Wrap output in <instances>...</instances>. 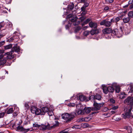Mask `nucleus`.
Returning <instances> with one entry per match:
<instances>
[{
    "mask_svg": "<svg viewBox=\"0 0 133 133\" xmlns=\"http://www.w3.org/2000/svg\"><path fill=\"white\" fill-rule=\"evenodd\" d=\"M74 12H75L74 15H73V14H69L67 16V17L72 22L71 24H73L74 26H76L79 24L80 22L78 20V18L76 16V11H75Z\"/></svg>",
    "mask_w": 133,
    "mask_h": 133,
    "instance_id": "obj_1",
    "label": "nucleus"
},
{
    "mask_svg": "<svg viewBox=\"0 0 133 133\" xmlns=\"http://www.w3.org/2000/svg\"><path fill=\"white\" fill-rule=\"evenodd\" d=\"M76 115L75 112H72L69 114L67 112L65 113L62 115V118L66 121V122H70L73 120Z\"/></svg>",
    "mask_w": 133,
    "mask_h": 133,
    "instance_id": "obj_2",
    "label": "nucleus"
},
{
    "mask_svg": "<svg viewBox=\"0 0 133 133\" xmlns=\"http://www.w3.org/2000/svg\"><path fill=\"white\" fill-rule=\"evenodd\" d=\"M16 52L18 53V54L21 53L22 52H20V47L19 46H17V45L13 47L11 49V51L10 52H7L5 54L8 55L6 56V58L7 59H11L13 58L14 56L12 55V53L14 52Z\"/></svg>",
    "mask_w": 133,
    "mask_h": 133,
    "instance_id": "obj_3",
    "label": "nucleus"
},
{
    "mask_svg": "<svg viewBox=\"0 0 133 133\" xmlns=\"http://www.w3.org/2000/svg\"><path fill=\"white\" fill-rule=\"evenodd\" d=\"M55 124H54L52 126L51 125H50L49 123L46 125L44 124L42 125L41 126V129L43 130H45L47 129H49L50 128H52L53 127H55L57 126L59 124L58 122L57 121H55Z\"/></svg>",
    "mask_w": 133,
    "mask_h": 133,
    "instance_id": "obj_4",
    "label": "nucleus"
},
{
    "mask_svg": "<svg viewBox=\"0 0 133 133\" xmlns=\"http://www.w3.org/2000/svg\"><path fill=\"white\" fill-rule=\"evenodd\" d=\"M120 32H119L118 30L115 29L111 31V35L115 37L116 36V37H119L121 35V34L122 33V28L121 27L120 28Z\"/></svg>",
    "mask_w": 133,
    "mask_h": 133,
    "instance_id": "obj_5",
    "label": "nucleus"
},
{
    "mask_svg": "<svg viewBox=\"0 0 133 133\" xmlns=\"http://www.w3.org/2000/svg\"><path fill=\"white\" fill-rule=\"evenodd\" d=\"M94 107L92 108V110L97 111L100 109L104 105L103 103H98L95 101L94 104Z\"/></svg>",
    "mask_w": 133,
    "mask_h": 133,
    "instance_id": "obj_6",
    "label": "nucleus"
},
{
    "mask_svg": "<svg viewBox=\"0 0 133 133\" xmlns=\"http://www.w3.org/2000/svg\"><path fill=\"white\" fill-rule=\"evenodd\" d=\"M124 103L129 105L130 106H132L133 105V97L129 96L124 101Z\"/></svg>",
    "mask_w": 133,
    "mask_h": 133,
    "instance_id": "obj_7",
    "label": "nucleus"
},
{
    "mask_svg": "<svg viewBox=\"0 0 133 133\" xmlns=\"http://www.w3.org/2000/svg\"><path fill=\"white\" fill-rule=\"evenodd\" d=\"M100 24L101 25H104L106 27H109L112 25V23L110 21H108L106 19H105L100 22Z\"/></svg>",
    "mask_w": 133,
    "mask_h": 133,
    "instance_id": "obj_8",
    "label": "nucleus"
},
{
    "mask_svg": "<svg viewBox=\"0 0 133 133\" xmlns=\"http://www.w3.org/2000/svg\"><path fill=\"white\" fill-rule=\"evenodd\" d=\"M16 129L18 131H24L25 132L28 131L30 130V129H25L21 125L18 126L16 127Z\"/></svg>",
    "mask_w": 133,
    "mask_h": 133,
    "instance_id": "obj_9",
    "label": "nucleus"
},
{
    "mask_svg": "<svg viewBox=\"0 0 133 133\" xmlns=\"http://www.w3.org/2000/svg\"><path fill=\"white\" fill-rule=\"evenodd\" d=\"M89 26L94 29H96L97 27V23L96 22H93L91 21L89 23Z\"/></svg>",
    "mask_w": 133,
    "mask_h": 133,
    "instance_id": "obj_10",
    "label": "nucleus"
},
{
    "mask_svg": "<svg viewBox=\"0 0 133 133\" xmlns=\"http://www.w3.org/2000/svg\"><path fill=\"white\" fill-rule=\"evenodd\" d=\"M111 29L110 28H106L103 29V32L104 34H109L111 33Z\"/></svg>",
    "mask_w": 133,
    "mask_h": 133,
    "instance_id": "obj_11",
    "label": "nucleus"
},
{
    "mask_svg": "<svg viewBox=\"0 0 133 133\" xmlns=\"http://www.w3.org/2000/svg\"><path fill=\"white\" fill-rule=\"evenodd\" d=\"M131 116V114L129 112H126L125 114H122V117L124 118L125 119L126 118H129Z\"/></svg>",
    "mask_w": 133,
    "mask_h": 133,
    "instance_id": "obj_12",
    "label": "nucleus"
},
{
    "mask_svg": "<svg viewBox=\"0 0 133 133\" xmlns=\"http://www.w3.org/2000/svg\"><path fill=\"white\" fill-rule=\"evenodd\" d=\"M83 110L84 112V114L85 113L86 114H88L92 110V109L90 107H85L84 109Z\"/></svg>",
    "mask_w": 133,
    "mask_h": 133,
    "instance_id": "obj_13",
    "label": "nucleus"
},
{
    "mask_svg": "<svg viewBox=\"0 0 133 133\" xmlns=\"http://www.w3.org/2000/svg\"><path fill=\"white\" fill-rule=\"evenodd\" d=\"M19 39V36L18 35H15L11 38V39L14 41V42H17Z\"/></svg>",
    "mask_w": 133,
    "mask_h": 133,
    "instance_id": "obj_14",
    "label": "nucleus"
},
{
    "mask_svg": "<svg viewBox=\"0 0 133 133\" xmlns=\"http://www.w3.org/2000/svg\"><path fill=\"white\" fill-rule=\"evenodd\" d=\"M124 129L127 130L129 133H131L132 129V127L130 126H125L124 127Z\"/></svg>",
    "mask_w": 133,
    "mask_h": 133,
    "instance_id": "obj_15",
    "label": "nucleus"
},
{
    "mask_svg": "<svg viewBox=\"0 0 133 133\" xmlns=\"http://www.w3.org/2000/svg\"><path fill=\"white\" fill-rule=\"evenodd\" d=\"M36 115H42L44 114L42 112L41 110L40 109L37 108V110H36V112L35 113Z\"/></svg>",
    "mask_w": 133,
    "mask_h": 133,
    "instance_id": "obj_16",
    "label": "nucleus"
},
{
    "mask_svg": "<svg viewBox=\"0 0 133 133\" xmlns=\"http://www.w3.org/2000/svg\"><path fill=\"white\" fill-rule=\"evenodd\" d=\"M74 4L73 3H70L67 7L68 9L69 10H71L74 7Z\"/></svg>",
    "mask_w": 133,
    "mask_h": 133,
    "instance_id": "obj_17",
    "label": "nucleus"
},
{
    "mask_svg": "<svg viewBox=\"0 0 133 133\" xmlns=\"http://www.w3.org/2000/svg\"><path fill=\"white\" fill-rule=\"evenodd\" d=\"M37 108V107L35 106L31 107L30 108L31 112L33 114H35Z\"/></svg>",
    "mask_w": 133,
    "mask_h": 133,
    "instance_id": "obj_18",
    "label": "nucleus"
},
{
    "mask_svg": "<svg viewBox=\"0 0 133 133\" xmlns=\"http://www.w3.org/2000/svg\"><path fill=\"white\" fill-rule=\"evenodd\" d=\"M129 85V87L127 89V91H129L128 93H131L133 91V86L131 85Z\"/></svg>",
    "mask_w": 133,
    "mask_h": 133,
    "instance_id": "obj_19",
    "label": "nucleus"
},
{
    "mask_svg": "<svg viewBox=\"0 0 133 133\" xmlns=\"http://www.w3.org/2000/svg\"><path fill=\"white\" fill-rule=\"evenodd\" d=\"M41 111L43 113L47 112L49 111V109L47 107H46L42 108Z\"/></svg>",
    "mask_w": 133,
    "mask_h": 133,
    "instance_id": "obj_20",
    "label": "nucleus"
},
{
    "mask_svg": "<svg viewBox=\"0 0 133 133\" xmlns=\"http://www.w3.org/2000/svg\"><path fill=\"white\" fill-rule=\"evenodd\" d=\"M103 92L105 94H107L109 92L108 89V87L105 86L104 87H103Z\"/></svg>",
    "mask_w": 133,
    "mask_h": 133,
    "instance_id": "obj_21",
    "label": "nucleus"
},
{
    "mask_svg": "<svg viewBox=\"0 0 133 133\" xmlns=\"http://www.w3.org/2000/svg\"><path fill=\"white\" fill-rule=\"evenodd\" d=\"M94 99L99 100L101 99V96L99 94H96V95L94 96Z\"/></svg>",
    "mask_w": 133,
    "mask_h": 133,
    "instance_id": "obj_22",
    "label": "nucleus"
},
{
    "mask_svg": "<svg viewBox=\"0 0 133 133\" xmlns=\"http://www.w3.org/2000/svg\"><path fill=\"white\" fill-rule=\"evenodd\" d=\"M108 91L109 92H112L114 91L113 88L112 86H109L108 87Z\"/></svg>",
    "mask_w": 133,
    "mask_h": 133,
    "instance_id": "obj_23",
    "label": "nucleus"
},
{
    "mask_svg": "<svg viewBox=\"0 0 133 133\" xmlns=\"http://www.w3.org/2000/svg\"><path fill=\"white\" fill-rule=\"evenodd\" d=\"M130 19L129 17H127L124 18L123 19V22L125 23L128 22L130 20Z\"/></svg>",
    "mask_w": 133,
    "mask_h": 133,
    "instance_id": "obj_24",
    "label": "nucleus"
},
{
    "mask_svg": "<svg viewBox=\"0 0 133 133\" xmlns=\"http://www.w3.org/2000/svg\"><path fill=\"white\" fill-rule=\"evenodd\" d=\"M78 115H83L84 114V112L83 110L79 109L77 112Z\"/></svg>",
    "mask_w": 133,
    "mask_h": 133,
    "instance_id": "obj_25",
    "label": "nucleus"
},
{
    "mask_svg": "<svg viewBox=\"0 0 133 133\" xmlns=\"http://www.w3.org/2000/svg\"><path fill=\"white\" fill-rule=\"evenodd\" d=\"M6 60L4 58L3 59H1L0 60V65H3L6 62Z\"/></svg>",
    "mask_w": 133,
    "mask_h": 133,
    "instance_id": "obj_26",
    "label": "nucleus"
},
{
    "mask_svg": "<svg viewBox=\"0 0 133 133\" xmlns=\"http://www.w3.org/2000/svg\"><path fill=\"white\" fill-rule=\"evenodd\" d=\"M89 118L88 117H86L84 118H81V122H87L89 121V120L88 119Z\"/></svg>",
    "mask_w": 133,
    "mask_h": 133,
    "instance_id": "obj_27",
    "label": "nucleus"
},
{
    "mask_svg": "<svg viewBox=\"0 0 133 133\" xmlns=\"http://www.w3.org/2000/svg\"><path fill=\"white\" fill-rule=\"evenodd\" d=\"M79 98L81 101H83L85 99V97L83 95H81L79 96Z\"/></svg>",
    "mask_w": 133,
    "mask_h": 133,
    "instance_id": "obj_28",
    "label": "nucleus"
},
{
    "mask_svg": "<svg viewBox=\"0 0 133 133\" xmlns=\"http://www.w3.org/2000/svg\"><path fill=\"white\" fill-rule=\"evenodd\" d=\"M128 16L130 18H133V11H130L128 12Z\"/></svg>",
    "mask_w": 133,
    "mask_h": 133,
    "instance_id": "obj_29",
    "label": "nucleus"
},
{
    "mask_svg": "<svg viewBox=\"0 0 133 133\" xmlns=\"http://www.w3.org/2000/svg\"><path fill=\"white\" fill-rule=\"evenodd\" d=\"M22 121H21V120H20L19 121H17L15 122V124L16 126L20 125L22 124Z\"/></svg>",
    "mask_w": 133,
    "mask_h": 133,
    "instance_id": "obj_30",
    "label": "nucleus"
},
{
    "mask_svg": "<svg viewBox=\"0 0 133 133\" xmlns=\"http://www.w3.org/2000/svg\"><path fill=\"white\" fill-rule=\"evenodd\" d=\"M116 92L117 93H119L120 90V88L118 86H116L115 88Z\"/></svg>",
    "mask_w": 133,
    "mask_h": 133,
    "instance_id": "obj_31",
    "label": "nucleus"
},
{
    "mask_svg": "<svg viewBox=\"0 0 133 133\" xmlns=\"http://www.w3.org/2000/svg\"><path fill=\"white\" fill-rule=\"evenodd\" d=\"M125 94L124 92L122 93L120 95L119 97L121 99H124L125 98Z\"/></svg>",
    "mask_w": 133,
    "mask_h": 133,
    "instance_id": "obj_32",
    "label": "nucleus"
},
{
    "mask_svg": "<svg viewBox=\"0 0 133 133\" xmlns=\"http://www.w3.org/2000/svg\"><path fill=\"white\" fill-rule=\"evenodd\" d=\"M14 111L13 109V108H9L8 111H7V114H11Z\"/></svg>",
    "mask_w": 133,
    "mask_h": 133,
    "instance_id": "obj_33",
    "label": "nucleus"
},
{
    "mask_svg": "<svg viewBox=\"0 0 133 133\" xmlns=\"http://www.w3.org/2000/svg\"><path fill=\"white\" fill-rule=\"evenodd\" d=\"M4 52L3 50H0V59L2 58L3 56L4 55L3 54Z\"/></svg>",
    "mask_w": 133,
    "mask_h": 133,
    "instance_id": "obj_34",
    "label": "nucleus"
},
{
    "mask_svg": "<svg viewBox=\"0 0 133 133\" xmlns=\"http://www.w3.org/2000/svg\"><path fill=\"white\" fill-rule=\"evenodd\" d=\"M73 129H80L81 128V126L79 125H75L72 127Z\"/></svg>",
    "mask_w": 133,
    "mask_h": 133,
    "instance_id": "obj_35",
    "label": "nucleus"
},
{
    "mask_svg": "<svg viewBox=\"0 0 133 133\" xmlns=\"http://www.w3.org/2000/svg\"><path fill=\"white\" fill-rule=\"evenodd\" d=\"M12 44H9L5 46V49H8L12 48Z\"/></svg>",
    "mask_w": 133,
    "mask_h": 133,
    "instance_id": "obj_36",
    "label": "nucleus"
},
{
    "mask_svg": "<svg viewBox=\"0 0 133 133\" xmlns=\"http://www.w3.org/2000/svg\"><path fill=\"white\" fill-rule=\"evenodd\" d=\"M94 29V30H91L90 32V33L91 35H94L96 34V29Z\"/></svg>",
    "mask_w": 133,
    "mask_h": 133,
    "instance_id": "obj_37",
    "label": "nucleus"
},
{
    "mask_svg": "<svg viewBox=\"0 0 133 133\" xmlns=\"http://www.w3.org/2000/svg\"><path fill=\"white\" fill-rule=\"evenodd\" d=\"M90 33V32L88 31H86L84 32V36H87Z\"/></svg>",
    "mask_w": 133,
    "mask_h": 133,
    "instance_id": "obj_38",
    "label": "nucleus"
},
{
    "mask_svg": "<svg viewBox=\"0 0 133 133\" xmlns=\"http://www.w3.org/2000/svg\"><path fill=\"white\" fill-rule=\"evenodd\" d=\"M24 106L27 109L29 108V106L28 103H25L24 104Z\"/></svg>",
    "mask_w": 133,
    "mask_h": 133,
    "instance_id": "obj_39",
    "label": "nucleus"
},
{
    "mask_svg": "<svg viewBox=\"0 0 133 133\" xmlns=\"http://www.w3.org/2000/svg\"><path fill=\"white\" fill-rule=\"evenodd\" d=\"M33 126L34 127H41L40 125H38L36 123L33 124Z\"/></svg>",
    "mask_w": 133,
    "mask_h": 133,
    "instance_id": "obj_40",
    "label": "nucleus"
},
{
    "mask_svg": "<svg viewBox=\"0 0 133 133\" xmlns=\"http://www.w3.org/2000/svg\"><path fill=\"white\" fill-rule=\"evenodd\" d=\"M114 0H105V2L107 3H112L113 1Z\"/></svg>",
    "mask_w": 133,
    "mask_h": 133,
    "instance_id": "obj_41",
    "label": "nucleus"
},
{
    "mask_svg": "<svg viewBox=\"0 0 133 133\" xmlns=\"http://www.w3.org/2000/svg\"><path fill=\"white\" fill-rule=\"evenodd\" d=\"M109 101L112 104H114L115 103V100L112 98L110 99Z\"/></svg>",
    "mask_w": 133,
    "mask_h": 133,
    "instance_id": "obj_42",
    "label": "nucleus"
},
{
    "mask_svg": "<svg viewBox=\"0 0 133 133\" xmlns=\"http://www.w3.org/2000/svg\"><path fill=\"white\" fill-rule=\"evenodd\" d=\"M118 108V106H114L112 107L111 109L113 110H115L117 109Z\"/></svg>",
    "mask_w": 133,
    "mask_h": 133,
    "instance_id": "obj_43",
    "label": "nucleus"
},
{
    "mask_svg": "<svg viewBox=\"0 0 133 133\" xmlns=\"http://www.w3.org/2000/svg\"><path fill=\"white\" fill-rule=\"evenodd\" d=\"M90 19H89L88 18L85 21H84V23L85 24H87L89 22H90Z\"/></svg>",
    "mask_w": 133,
    "mask_h": 133,
    "instance_id": "obj_44",
    "label": "nucleus"
},
{
    "mask_svg": "<svg viewBox=\"0 0 133 133\" xmlns=\"http://www.w3.org/2000/svg\"><path fill=\"white\" fill-rule=\"evenodd\" d=\"M115 19L116 22V23H117L120 20V18L119 17H116Z\"/></svg>",
    "mask_w": 133,
    "mask_h": 133,
    "instance_id": "obj_45",
    "label": "nucleus"
},
{
    "mask_svg": "<svg viewBox=\"0 0 133 133\" xmlns=\"http://www.w3.org/2000/svg\"><path fill=\"white\" fill-rule=\"evenodd\" d=\"M5 114V113L4 112H2L0 113V118H2L3 117Z\"/></svg>",
    "mask_w": 133,
    "mask_h": 133,
    "instance_id": "obj_46",
    "label": "nucleus"
},
{
    "mask_svg": "<svg viewBox=\"0 0 133 133\" xmlns=\"http://www.w3.org/2000/svg\"><path fill=\"white\" fill-rule=\"evenodd\" d=\"M81 28L79 26L77 27L75 29V31L76 32H77L79 31V30H80L81 29Z\"/></svg>",
    "mask_w": 133,
    "mask_h": 133,
    "instance_id": "obj_47",
    "label": "nucleus"
},
{
    "mask_svg": "<svg viewBox=\"0 0 133 133\" xmlns=\"http://www.w3.org/2000/svg\"><path fill=\"white\" fill-rule=\"evenodd\" d=\"M68 132L66 131L65 130H64L63 131H62L58 133H68Z\"/></svg>",
    "mask_w": 133,
    "mask_h": 133,
    "instance_id": "obj_48",
    "label": "nucleus"
},
{
    "mask_svg": "<svg viewBox=\"0 0 133 133\" xmlns=\"http://www.w3.org/2000/svg\"><path fill=\"white\" fill-rule=\"evenodd\" d=\"M5 42L4 41H3L1 42H0V47L2 46L5 43Z\"/></svg>",
    "mask_w": 133,
    "mask_h": 133,
    "instance_id": "obj_49",
    "label": "nucleus"
},
{
    "mask_svg": "<svg viewBox=\"0 0 133 133\" xmlns=\"http://www.w3.org/2000/svg\"><path fill=\"white\" fill-rule=\"evenodd\" d=\"M70 26V24H68L66 25L65 27L66 29H68L69 27Z\"/></svg>",
    "mask_w": 133,
    "mask_h": 133,
    "instance_id": "obj_50",
    "label": "nucleus"
},
{
    "mask_svg": "<svg viewBox=\"0 0 133 133\" xmlns=\"http://www.w3.org/2000/svg\"><path fill=\"white\" fill-rule=\"evenodd\" d=\"M75 105V104L74 103H70L69 104V106L70 107H73Z\"/></svg>",
    "mask_w": 133,
    "mask_h": 133,
    "instance_id": "obj_51",
    "label": "nucleus"
},
{
    "mask_svg": "<svg viewBox=\"0 0 133 133\" xmlns=\"http://www.w3.org/2000/svg\"><path fill=\"white\" fill-rule=\"evenodd\" d=\"M87 125H88V124L86 123L82 124V126L84 128L87 127Z\"/></svg>",
    "mask_w": 133,
    "mask_h": 133,
    "instance_id": "obj_52",
    "label": "nucleus"
},
{
    "mask_svg": "<svg viewBox=\"0 0 133 133\" xmlns=\"http://www.w3.org/2000/svg\"><path fill=\"white\" fill-rule=\"evenodd\" d=\"M85 2L84 3V6L86 8H87V7L89 5V3H85Z\"/></svg>",
    "mask_w": 133,
    "mask_h": 133,
    "instance_id": "obj_53",
    "label": "nucleus"
},
{
    "mask_svg": "<svg viewBox=\"0 0 133 133\" xmlns=\"http://www.w3.org/2000/svg\"><path fill=\"white\" fill-rule=\"evenodd\" d=\"M108 108L107 107H105L104 108H103V111L104 112L106 111H108Z\"/></svg>",
    "mask_w": 133,
    "mask_h": 133,
    "instance_id": "obj_54",
    "label": "nucleus"
},
{
    "mask_svg": "<svg viewBox=\"0 0 133 133\" xmlns=\"http://www.w3.org/2000/svg\"><path fill=\"white\" fill-rule=\"evenodd\" d=\"M86 0H78L79 3H84L85 2Z\"/></svg>",
    "mask_w": 133,
    "mask_h": 133,
    "instance_id": "obj_55",
    "label": "nucleus"
},
{
    "mask_svg": "<svg viewBox=\"0 0 133 133\" xmlns=\"http://www.w3.org/2000/svg\"><path fill=\"white\" fill-rule=\"evenodd\" d=\"M4 26V24L3 23H1L0 24V30L1 29V28L3 27Z\"/></svg>",
    "mask_w": 133,
    "mask_h": 133,
    "instance_id": "obj_56",
    "label": "nucleus"
},
{
    "mask_svg": "<svg viewBox=\"0 0 133 133\" xmlns=\"http://www.w3.org/2000/svg\"><path fill=\"white\" fill-rule=\"evenodd\" d=\"M110 22H111V23L112 24V23L116 22L115 19L114 18L112 19H111Z\"/></svg>",
    "mask_w": 133,
    "mask_h": 133,
    "instance_id": "obj_57",
    "label": "nucleus"
},
{
    "mask_svg": "<svg viewBox=\"0 0 133 133\" xmlns=\"http://www.w3.org/2000/svg\"><path fill=\"white\" fill-rule=\"evenodd\" d=\"M109 8L107 6H105L104 8V10H106V11L108 10H109Z\"/></svg>",
    "mask_w": 133,
    "mask_h": 133,
    "instance_id": "obj_58",
    "label": "nucleus"
},
{
    "mask_svg": "<svg viewBox=\"0 0 133 133\" xmlns=\"http://www.w3.org/2000/svg\"><path fill=\"white\" fill-rule=\"evenodd\" d=\"M82 14L83 15H85L86 13V11L85 10L82 11Z\"/></svg>",
    "mask_w": 133,
    "mask_h": 133,
    "instance_id": "obj_59",
    "label": "nucleus"
},
{
    "mask_svg": "<svg viewBox=\"0 0 133 133\" xmlns=\"http://www.w3.org/2000/svg\"><path fill=\"white\" fill-rule=\"evenodd\" d=\"M86 7L84 6H83L81 8V10L82 11H84V10H85V9L86 8Z\"/></svg>",
    "mask_w": 133,
    "mask_h": 133,
    "instance_id": "obj_60",
    "label": "nucleus"
},
{
    "mask_svg": "<svg viewBox=\"0 0 133 133\" xmlns=\"http://www.w3.org/2000/svg\"><path fill=\"white\" fill-rule=\"evenodd\" d=\"M129 9H133V3L131 4L129 6Z\"/></svg>",
    "mask_w": 133,
    "mask_h": 133,
    "instance_id": "obj_61",
    "label": "nucleus"
},
{
    "mask_svg": "<svg viewBox=\"0 0 133 133\" xmlns=\"http://www.w3.org/2000/svg\"><path fill=\"white\" fill-rule=\"evenodd\" d=\"M130 108L129 109V111L127 112H129L131 114V111L132 109V106H130Z\"/></svg>",
    "mask_w": 133,
    "mask_h": 133,
    "instance_id": "obj_62",
    "label": "nucleus"
},
{
    "mask_svg": "<svg viewBox=\"0 0 133 133\" xmlns=\"http://www.w3.org/2000/svg\"><path fill=\"white\" fill-rule=\"evenodd\" d=\"M88 27V26H85L82 29L83 30H86Z\"/></svg>",
    "mask_w": 133,
    "mask_h": 133,
    "instance_id": "obj_63",
    "label": "nucleus"
},
{
    "mask_svg": "<svg viewBox=\"0 0 133 133\" xmlns=\"http://www.w3.org/2000/svg\"><path fill=\"white\" fill-rule=\"evenodd\" d=\"M116 112V111H111V113L112 114H115Z\"/></svg>",
    "mask_w": 133,
    "mask_h": 133,
    "instance_id": "obj_64",
    "label": "nucleus"
}]
</instances>
